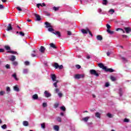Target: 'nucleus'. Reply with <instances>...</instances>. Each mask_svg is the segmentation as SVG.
Segmentation results:
<instances>
[{
  "instance_id": "nucleus-20",
  "label": "nucleus",
  "mask_w": 131,
  "mask_h": 131,
  "mask_svg": "<svg viewBox=\"0 0 131 131\" xmlns=\"http://www.w3.org/2000/svg\"><path fill=\"white\" fill-rule=\"evenodd\" d=\"M90 118V117H86L85 118H83L82 120L83 121H84L85 122H88V120H89V119Z\"/></svg>"
},
{
  "instance_id": "nucleus-6",
  "label": "nucleus",
  "mask_w": 131,
  "mask_h": 131,
  "mask_svg": "<svg viewBox=\"0 0 131 131\" xmlns=\"http://www.w3.org/2000/svg\"><path fill=\"white\" fill-rule=\"evenodd\" d=\"M75 79H80V78H83L84 77V75L83 74H76L75 75Z\"/></svg>"
},
{
  "instance_id": "nucleus-13",
  "label": "nucleus",
  "mask_w": 131,
  "mask_h": 131,
  "mask_svg": "<svg viewBox=\"0 0 131 131\" xmlns=\"http://www.w3.org/2000/svg\"><path fill=\"white\" fill-rule=\"evenodd\" d=\"M35 16L37 21H40L41 20V18H40V16L39 14H35Z\"/></svg>"
},
{
  "instance_id": "nucleus-32",
  "label": "nucleus",
  "mask_w": 131,
  "mask_h": 131,
  "mask_svg": "<svg viewBox=\"0 0 131 131\" xmlns=\"http://www.w3.org/2000/svg\"><path fill=\"white\" fill-rule=\"evenodd\" d=\"M119 95H120V97H121V96H122V89H121V88L119 89Z\"/></svg>"
},
{
  "instance_id": "nucleus-17",
  "label": "nucleus",
  "mask_w": 131,
  "mask_h": 131,
  "mask_svg": "<svg viewBox=\"0 0 131 131\" xmlns=\"http://www.w3.org/2000/svg\"><path fill=\"white\" fill-rule=\"evenodd\" d=\"M95 116H96V117H97V118H101V113H100L99 112L96 113Z\"/></svg>"
},
{
  "instance_id": "nucleus-27",
  "label": "nucleus",
  "mask_w": 131,
  "mask_h": 131,
  "mask_svg": "<svg viewBox=\"0 0 131 131\" xmlns=\"http://www.w3.org/2000/svg\"><path fill=\"white\" fill-rule=\"evenodd\" d=\"M4 48L6 51H10V50H11V47L9 46H5Z\"/></svg>"
},
{
  "instance_id": "nucleus-37",
  "label": "nucleus",
  "mask_w": 131,
  "mask_h": 131,
  "mask_svg": "<svg viewBox=\"0 0 131 131\" xmlns=\"http://www.w3.org/2000/svg\"><path fill=\"white\" fill-rule=\"evenodd\" d=\"M42 106L43 107V108H46V107H48V104H47V103L43 102L42 103Z\"/></svg>"
},
{
  "instance_id": "nucleus-51",
  "label": "nucleus",
  "mask_w": 131,
  "mask_h": 131,
  "mask_svg": "<svg viewBox=\"0 0 131 131\" xmlns=\"http://www.w3.org/2000/svg\"><path fill=\"white\" fill-rule=\"evenodd\" d=\"M5 94L4 91H1L0 92V96H4V94Z\"/></svg>"
},
{
  "instance_id": "nucleus-61",
  "label": "nucleus",
  "mask_w": 131,
  "mask_h": 131,
  "mask_svg": "<svg viewBox=\"0 0 131 131\" xmlns=\"http://www.w3.org/2000/svg\"><path fill=\"white\" fill-rule=\"evenodd\" d=\"M86 58L89 60L91 59V56H90V55H87Z\"/></svg>"
},
{
  "instance_id": "nucleus-24",
  "label": "nucleus",
  "mask_w": 131,
  "mask_h": 131,
  "mask_svg": "<svg viewBox=\"0 0 131 131\" xmlns=\"http://www.w3.org/2000/svg\"><path fill=\"white\" fill-rule=\"evenodd\" d=\"M23 73L24 74H27L28 73V69H25L23 70Z\"/></svg>"
},
{
  "instance_id": "nucleus-28",
  "label": "nucleus",
  "mask_w": 131,
  "mask_h": 131,
  "mask_svg": "<svg viewBox=\"0 0 131 131\" xmlns=\"http://www.w3.org/2000/svg\"><path fill=\"white\" fill-rule=\"evenodd\" d=\"M106 116H107V117H108L109 118H112V117H113V116L112 115V114L110 113H107L106 114Z\"/></svg>"
},
{
  "instance_id": "nucleus-21",
  "label": "nucleus",
  "mask_w": 131,
  "mask_h": 131,
  "mask_svg": "<svg viewBox=\"0 0 131 131\" xmlns=\"http://www.w3.org/2000/svg\"><path fill=\"white\" fill-rule=\"evenodd\" d=\"M97 39L98 40H102L103 39V37L101 35H97Z\"/></svg>"
},
{
  "instance_id": "nucleus-46",
  "label": "nucleus",
  "mask_w": 131,
  "mask_h": 131,
  "mask_svg": "<svg viewBox=\"0 0 131 131\" xmlns=\"http://www.w3.org/2000/svg\"><path fill=\"white\" fill-rule=\"evenodd\" d=\"M53 10H54L55 11H58L59 10V8L58 7H53Z\"/></svg>"
},
{
  "instance_id": "nucleus-48",
  "label": "nucleus",
  "mask_w": 131,
  "mask_h": 131,
  "mask_svg": "<svg viewBox=\"0 0 131 131\" xmlns=\"http://www.w3.org/2000/svg\"><path fill=\"white\" fill-rule=\"evenodd\" d=\"M109 12H112V14H113V13H115V11L114 10V9H110V10H109Z\"/></svg>"
},
{
  "instance_id": "nucleus-12",
  "label": "nucleus",
  "mask_w": 131,
  "mask_h": 131,
  "mask_svg": "<svg viewBox=\"0 0 131 131\" xmlns=\"http://www.w3.org/2000/svg\"><path fill=\"white\" fill-rule=\"evenodd\" d=\"M11 30H13V28L12 27V25L9 24L7 26V31H11Z\"/></svg>"
},
{
  "instance_id": "nucleus-42",
  "label": "nucleus",
  "mask_w": 131,
  "mask_h": 131,
  "mask_svg": "<svg viewBox=\"0 0 131 131\" xmlns=\"http://www.w3.org/2000/svg\"><path fill=\"white\" fill-rule=\"evenodd\" d=\"M25 65H26V66H29L30 62H29V61H26L25 62Z\"/></svg>"
},
{
  "instance_id": "nucleus-2",
  "label": "nucleus",
  "mask_w": 131,
  "mask_h": 131,
  "mask_svg": "<svg viewBox=\"0 0 131 131\" xmlns=\"http://www.w3.org/2000/svg\"><path fill=\"white\" fill-rule=\"evenodd\" d=\"M51 78L53 81H55V82L53 83V85L54 88H58V85H57V83H58V82H60V81H59V80H56L57 77L56 76V75L52 74Z\"/></svg>"
},
{
  "instance_id": "nucleus-62",
  "label": "nucleus",
  "mask_w": 131,
  "mask_h": 131,
  "mask_svg": "<svg viewBox=\"0 0 131 131\" xmlns=\"http://www.w3.org/2000/svg\"><path fill=\"white\" fill-rule=\"evenodd\" d=\"M111 54V53H110V52H107L106 53L107 56H108V57H109V56H110V55Z\"/></svg>"
},
{
  "instance_id": "nucleus-52",
  "label": "nucleus",
  "mask_w": 131,
  "mask_h": 131,
  "mask_svg": "<svg viewBox=\"0 0 131 131\" xmlns=\"http://www.w3.org/2000/svg\"><path fill=\"white\" fill-rule=\"evenodd\" d=\"M10 91H11V89H10V87H9V86L7 87L6 91L7 92H10Z\"/></svg>"
},
{
  "instance_id": "nucleus-59",
  "label": "nucleus",
  "mask_w": 131,
  "mask_h": 131,
  "mask_svg": "<svg viewBox=\"0 0 131 131\" xmlns=\"http://www.w3.org/2000/svg\"><path fill=\"white\" fill-rule=\"evenodd\" d=\"M72 33L70 32V31H68V35H71Z\"/></svg>"
},
{
  "instance_id": "nucleus-63",
  "label": "nucleus",
  "mask_w": 131,
  "mask_h": 131,
  "mask_svg": "<svg viewBox=\"0 0 131 131\" xmlns=\"http://www.w3.org/2000/svg\"><path fill=\"white\" fill-rule=\"evenodd\" d=\"M0 9H4V6L3 5H0Z\"/></svg>"
},
{
  "instance_id": "nucleus-47",
  "label": "nucleus",
  "mask_w": 131,
  "mask_h": 131,
  "mask_svg": "<svg viewBox=\"0 0 131 131\" xmlns=\"http://www.w3.org/2000/svg\"><path fill=\"white\" fill-rule=\"evenodd\" d=\"M55 93H58V92L60 91V90L58 89V88H56L55 90H54Z\"/></svg>"
},
{
  "instance_id": "nucleus-56",
  "label": "nucleus",
  "mask_w": 131,
  "mask_h": 131,
  "mask_svg": "<svg viewBox=\"0 0 131 131\" xmlns=\"http://www.w3.org/2000/svg\"><path fill=\"white\" fill-rule=\"evenodd\" d=\"M88 33H89L90 35H91V36H93V34L92 33V32L90 31V30H89Z\"/></svg>"
},
{
  "instance_id": "nucleus-43",
  "label": "nucleus",
  "mask_w": 131,
  "mask_h": 131,
  "mask_svg": "<svg viewBox=\"0 0 131 131\" xmlns=\"http://www.w3.org/2000/svg\"><path fill=\"white\" fill-rule=\"evenodd\" d=\"M106 28L107 29V30H110V28H111V26L110 25H109V24H106Z\"/></svg>"
},
{
  "instance_id": "nucleus-49",
  "label": "nucleus",
  "mask_w": 131,
  "mask_h": 131,
  "mask_svg": "<svg viewBox=\"0 0 131 131\" xmlns=\"http://www.w3.org/2000/svg\"><path fill=\"white\" fill-rule=\"evenodd\" d=\"M124 122H129V120L127 118H125L124 120Z\"/></svg>"
},
{
  "instance_id": "nucleus-38",
  "label": "nucleus",
  "mask_w": 131,
  "mask_h": 131,
  "mask_svg": "<svg viewBox=\"0 0 131 131\" xmlns=\"http://www.w3.org/2000/svg\"><path fill=\"white\" fill-rule=\"evenodd\" d=\"M19 34L21 36H25V34L22 31L19 32Z\"/></svg>"
},
{
  "instance_id": "nucleus-11",
  "label": "nucleus",
  "mask_w": 131,
  "mask_h": 131,
  "mask_svg": "<svg viewBox=\"0 0 131 131\" xmlns=\"http://www.w3.org/2000/svg\"><path fill=\"white\" fill-rule=\"evenodd\" d=\"M89 29L85 30V29H81V31L82 33L83 34H88V33L89 32Z\"/></svg>"
},
{
  "instance_id": "nucleus-60",
  "label": "nucleus",
  "mask_w": 131,
  "mask_h": 131,
  "mask_svg": "<svg viewBox=\"0 0 131 131\" xmlns=\"http://www.w3.org/2000/svg\"><path fill=\"white\" fill-rule=\"evenodd\" d=\"M122 59L123 61H125V62H127V60H126V59L124 57H122Z\"/></svg>"
},
{
  "instance_id": "nucleus-57",
  "label": "nucleus",
  "mask_w": 131,
  "mask_h": 131,
  "mask_svg": "<svg viewBox=\"0 0 131 131\" xmlns=\"http://www.w3.org/2000/svg\"><path fill=\"white\" fill-rule=\"evenodd\" d=\"M4 52H5V49H0V53H4Z\"/></svg>"
},
{
  "instance_id": "nucleus-34",
  "label": "nucleus",
  "mask_w": 131,
  "mask_h": 131,
  "mask_svg": "<svg viewBox=\"0 0 131 131\" xmlns=\"http://www.w3.org/2000/svg\"><path fill=\"white\" fill-rule=\"evenodd\" d=\"M2 128H3V129H7V125L6 124H4L3 125H2L1 126Z\"/></svg>"
},
{
  "instance_id": "nucleus-26",
  "label": "nucleus",
  "mask_w": 131,
  "mask_h": 131,
  "mask_svg": "<svg viewBox=\"0 0 131 131\" xmlns=\"http://www.w3.org/2000/svg\"><path fill=\"white\" fill-rule=\"evenodd\" d=\"M14 90L15 91V92H19V88H18L17 85L14 86Z\"/></svg>"
},
{
  "instance_id": "nucleus-31",
  "label": "nucleus",
  "mask_w": 131,
  "mask_h": 131,
  "mask_svg": "<svg viewBox=\"0 0 131 131\" xmlns=\"http://www.w3.org/2000/svg\"><path fill=\"white\" fill-rule=\"evenodd\" d=\"M60 109L61 110H62V111H63V112L66 111V108L64 106H61Z\"/></svg>"
},
{
  "instance_id": "nucleus-10",
  "label": "nucleus",
  "mask_w": 131,
  "mask_h": 131,
  "mask_svg": "<svg viewBox=\"0 0 131 131\" xmlns=\"http://www.w3.org/2000/svg\"><path fill=\"white\" fill-rule=\"evenodd\" d=\"M126 33H129L131 32V28L130 27L124 28Z\"/></svg>"
},
{
  "instance_id": "nucleus-4",
  "label": "nucleus",
  "mask_w": 131,
  "mask_h": 131,
  "mask_svg": "<svg viewBox=\"0 0 131 131\" xmlns=\"http://www.w3.org/2000/svg\"><path fill=\"white\" fill-rule=\"evenodd\" d=\"M53 67L55 68V69H58V68L61 70V69H63V65L59 66V64L57 62H55L54 63Z\"/></svg>"
},
{
  "instance_id": "nucleus-7",
  "label": "nucleus",
  "mask_w": 131,
  "mask_h": 131,
  "mask_svg": "<svg viewBox=\"0 0 131 131\" xmlns=\"http://www.w3.org/2000/svg\"><path fill=\"white\" fill-rule=\"evenodd\" d=\"M53 34H55V35H57L58 37H61V32L57 31H53L52 32Z\"/></svg>"
},
{
  "instance_id": "nucleus-53",
  "label": "nucleus",
  "mask_w": 131,
  "mask_h": 131,
  "mask_svg": "<svg viewBox=\"0 0 131 131\" xmlns=\"http://www.w3.org/2000/svg\"><path fill=\"white\" fill-rule=\"evenodd\" d=\"M109 85H110L109 83H108V82L105 83V86H106V88H108V86H109Z\"/></svg>"
},
{
  "instance_id": "nucleus-14",
  "label": "nucleus",
  "mask_w": 131,
  "mask_h": 131,
  "mask_svg": "<svg viewBox=\"0 0 131 131\" xmlns=\"http://www.w3.org/2000/svg\"><path fill=\"white\" fill-rule=\"evenodd\" d=\"M23 124L24 126H28V125H29V123L27 121H24Z\"/></svg>"
},
{
  "instance_id": "nucleus-22",
  "label": "nucleus",
  "mask_w": 131,
  "mask_h": 131,
  "mask_svg": "<svg viewBox=\"0 0 131 131\" xmlns=\"http://www.w3.org/2000/svg\"><path fill=\"white\" fill-rule=\"evenodd\" d=\"M108 4V1L107 0H102V5H104L105 6H107Z\"/></svg>"
},
{
  "instance_id": "nucleus-23",
  "label": "nucleus",
  "mask_w": 131,
  "mask_h": 131,
  "mask_svg": "<svg viewBox=\"0 0 131 131\" xmlns=\"http://www.w3.org/2000/svg\"><path fill=\"white\" fill-rule=\"evenodd\" d=\"M106 31L110 34H114V31H111V30H110H110H107Z\"/></svg>"
},
{
  "instance_id": "nucleus-25",
  "label": "nucleus",
  "mask_w": 131,
  "mask_h": 131,
  "mask_svg": "<svg viewBox=\"0 0 131 131\" xmlns=\"http://www.w3.org/2000/svg\"><path fill=\"white\" fill-rule=\"evenodd\" d=\"M50 46L51 48H53V49H57V47L53 43H51L50 44Z\"/></svg>"
},
{
  "instance_id": "nucleus-58",
  "label": "nucleus",
  "mask_w": 131,
  "mask_h": 131,
  "mask_svg": "<svg viewBox=\"0 0 131 131\" xmlns=\"http://www.w3.org/2000/svg\"><path fill=\"white\" fill-rule=\"evenodd\" d=\"M31 57H36V55H35L34 53H32L31 54Z\"/></svg>"
},
{
  "instance_id": "nucleus-50",
  "label": "nucleus",
  "mask_w": 131,
  "mask_h": 131,
  "mask_svg": "<svg viewBox=\"0 0 131 131\" xmlns=\"http://www.w3.org/2000/svg\"><path fill=\"white\" fill-rule=\"evenodd\" d=\"M6 68H7V69H10L11 68H10V65H9L8 64H6L5 66Z\"/></svg>"
},
{
  "instance_id": "nucleus-19",
  "label": "nucleus",
  "mask_w": 131,
  "mask_h": 131,
  "mask_svg": "<svg viewBox=\"0 0 131 131\" xmlns=\"http://www.w3.org/2000/svg\"><path fill=\"white\" fill-rule=\"evenodd\" d=\"M12 77H14L15 80L16 81L19 80V79L17 78V75L16 74V73H14V74L12 75Z\"/></svg>"
},
{
  "instance_id": "nucleus-39",
  "label": "nucleus",
  "mask_w": 131,
  "mask_h": 131,
  "mask_svg": "<svg viewBox=\"0 0 131 131\" xmlns=\"http://www.w3.org/2000/svg\"><path fill=\"white\" fill-rule=\"evenodd\" d=\"M111 80H112V81H115V80H116V78L113 76H112L111 77Z\"/></svg>"
},
{
  "instance_id": "nucleus-15",
  "label": "nucleus",
  "mask_w": 131,
  "mask_h": 131,
  "mask_svg": "<svg viewBox=\"0 0 131 131\" xmlns=\"http://www.w3.org/2000/svg\"><path fill=\"white\" fill-rule=\"evenodd\" d=\"M16 60V56L15 55H12L10 58V60L12 62H14Z\"/></svg>"
},
{
  "instance_id": "nucleus-3",
  "label": "nucleus",
  "mask_w": 131,
  "mask_h": 131,
  "mask_svg": "<svg viewBox=\"0 0 131 131\" xmlns=\"http://www.w3.org/2000/svg\"><path fill=\"white\" fill-rule=\"evenodd\" d=\"M45 25H46V28H48V31L50 32H52L53 31H55V30L52 28V25H51V24L49 23L48 21L45 22Z\"/></svg>"
},
{
  "instance_id": "nucleus-40",
  "label": "nucleus",
  "mask_w": 131,
  "mask_h": 131,
  "mask_svg": "<svg viewBox=\"0 0 131 131\" xmlns=\"http://www.w3.org/2000/svg\"><path fill=\"white\" fill-rule=\"evenodd\" d=\"M12 65H14V66H17L18 65V62L17 61H13L12 62Z\"/></svg>"
},
{
  "instance_id": "nucleus-5",
  "label": "nucleus",
  "mask_w": 131,
  "mask_h": 131,
  "mask_svg": "<svg viewBox=\"0 0 131 131\" xmlns=\"http://www.w3.org/2000/svg\"><path fill=\"white\" fill-rule=\"evenodd\" d=\"M90 74L92 75H95V76H96L97 77H99V74L98 73H97V71L95 70H91L90 71Z\"/></svg>"
},
{
  "instance_id": "nucleus-41",
  "label": "nucleus",
  "mask_w": 131,
  "mask_h": 131,
  "mask_svg": "<svg viewBox=\"0 0 131 131\" xmlns=\"http://www.w3.org/2000/svg\"><path fill=\"white\" fill-rule=\"evenodd\" d=\"M59 107V103H55L54 104V107L55 108H58Z\"/></svg>"
},
{
  "instance_id": "nucleus-54",
  "label": "nucleus",
  "mask_w": 131,
  "mask_h": 131,
  "mask_svg": "<svg viewBox=\"0 0 131 131\" xmlns=\"http://www.w3.org/2000/svg\"><path fill=\"white\" fill-rule=\"evenodd\" d=\"M16 9H17V11H22V9H21V8L19 7H16Z\"/></svg>"
},
{
  "instance_id": "nucleus-18",
  "label": "nucleus",
  "mask_w": 131,
  "mask_h": 131,
  "mask_svg": "<svg viewBox=\"0 0 131 131\" xmlns=\"http://www.w3.org/2000/svg\"><path fill=\"white\" fill-rule=\"evenodd\" d=\"M7 53H9L10 54H13V55H17V54H18L17 52L13 51H8Z\"/></svg>"
},
{
  "instance_id": "nucleus-36",
  "label": "nucleus",
  "mask_w": 131,
  "mask_h": 131,
  "mask_svg": "<svg viewBox=\"0 0 131 131\" xmlns=\"http://www.w3.org/2000/svg\"><path fill=\"white\" fill-rule=\"evenodd\" d=\"M41 127L42 128H46V124L45 123L41 124Z\"/></svg>"
},
{
  "instance_id": "nucleus-29",
  "label": "nucleus",
  "mask_w": 131,
  "mask_h": 131,
  "mask_svg": "<svg viewBox=\"0 0 131 131\" xmlns=\"http://www.w3.org/2000/svg\"><path fill=\"white\" fill-rule=\"evenodd\" d=\"M119 30H120L121 31H122L123 33H125V31H124V30H123V29H121V28L116 29V31H119Z\"/></svg>"
},
{
  "instance_id": "nucleus-9",
  "label": "nucleus",
  "mask_w": 131,
  "mask_h": 131,
  "mask_svg": "<svg viewBox=\"0 0 131 131\" xmlns=\"http://www.w3.org/2000/svg\"><path fill=\"white\" fill-rule=\"evenodd\" d=\"M39 51V52H40V53H42V54H43V53H45V51H46V48H45L43 46H41Z\"/></svg>"
},
{
  "instance_id": "nucleus-16",
  "label": "nucleus",
  "mask_w": 131,
  "mask_h": 131,
  "mask_svg": "<svg viewBox=\"0 0 131 131\" xmlns=\"http://www.w3.org/2000/svg\"><path fill=\"white\" fill-rule=\"evenodd\" d=\"M33 100H37L38 99V95L37 94H34L32 96Z\"/></svg>"
},
{
  "instance_id": "nucleus-44",
  "label": "nucleus",
  "mask_w": 131,
  "mask_h": 131,
  "mask_svg": "<svg viewBox=\"0 0 131 131\" xmlns=\"http://www.w3.org/2000/svg\"><path fill=\"white\" fill-rule=\"evenodd\" d=\"M76 68H77V69H80V68H81V66L79 64H77L76 65Z\"/></svg>"
},
{
  "instance_id": "nucleus-30",
  "label": "nucleus",
  "mask_w": 131,
  "mask_h": 131,
  "mask_svg": "<svg viewBox=\"0 0 131 131\" xmlns=\"http://www.w3.org/2000/svg\"><path fill=\"white\" fill-rule=\"evenodd\" d=\"M54 128L55 130L59 131V126L56 125L54 126Z\"/></svg>"
},
{
  "instance_id": "nucleus-1",
  "label": "nucleus",
  "mask_w": 131,
  "mask_h": 131,
  "mask_svg": "<svg viewBox=\"0 0 131 131\" xmlns=\"http://www.w3.org/2000/svg\"><path fill=\"white\" fill-rule=\"evenodd\" d=\"M98 67L100 68H101V69H103V70H104L105 72H110V73L114 72V70L111 68H109V69L107 68V67L104 66V64L102 63H98Z\"/></svg>"
},
{
  "instance_id": "nucleus-55",
  "label": "nucleus",
  "mask_w": 131,
  "mask_h": 131,
  "mask_svg": "<svg viewBox=\"0 0 131 131\" xmlns=\"http://www.w3.org/2000/svg\"><path fill=\"white\" fill-rule=\"evenodd\" d=\"M37 8H39V7H42V5L41 4H37Z\"/></svg>"
},
{
  "instance_id": "nucleus-64",
  "label": "nucleus",
  "mask_w": 131,
  "mask_h": 131,
  "mask_svg": "<svg viewBox=\"0 0 131 131\" xmlns=\"http://www.w3.org/2000/svg\"><path fill=\"white\" fill-rule=\"evenodd\" d=\"M98 12L99 13H102V9H98Z\"/></svg>"
},
{
  "instance_id": "nucleus-45",
  "label": "nucleus",
  "mask_w": 131,
  "mask_h": 131,
  "mask_svg": "<svg viewBox=\"0 0 131 131\" xmlns=\"http://www.w3.org/2000/svg\"><path fill=\"white\" fill-rule=\"evenodd\" d=\"M45 13L46 16H50L51 14L47 11H43Z\"/></svg>"
},
{
  "instance_id": "nucleus-33",
  "label": "nucleus",
  "mask_w": 131,
  "mask_h": 131,
  "mask_svg": "<svg viewBox=\"0 0 131 131\" xmlns=\"http://www.w3.org/2000/svg\"><path fill=\"white\" fill-rule=\"evenodd\" d=\"M57 120L58 121V122H62V119L60 117H58L57 118Z\"/></svg>"
},
{
  "instance_id": "nucleus-35",
  "label": "nucleus",
  "mask_w": 131,
  "mask_h": 131,
  "mask_svg": "<svg viewBox=\"0 0 131 131\" xmlns=\"http://www.w3.org/2000/svg\"><path fill=\"white\" fill-rule=\"evenodd\" d=\"M58 96L59 98H62V97H63V94H62L61 92H59L58 93Z\"/></svg>"
},
{
  "instance_id": "nucleus-8",
  "label": "nucleus",
  "mask_w": 131,
  "mask_h": 131,
  "mask_svg": "<svg viewBox=\"0 0 131 131\" xmlns=\"http://www.w3.org/2000/svg\"><path fill=\"white\" fill-rule=\"evenodd\" d=\"M44 94H45V97H46V98H50V97L52 96L51 93H49L47 91H45Z\"/></svg>"
}]
</instances>
